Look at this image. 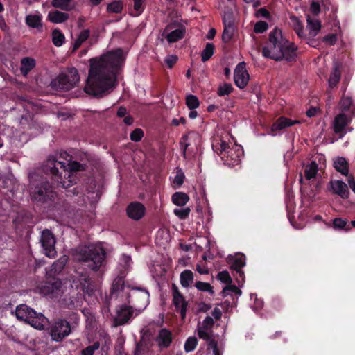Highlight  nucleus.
<instances>
[{
	"label": "nucleus",
	"mask_w": 355,
	"mask_h": 355,
	"mask_svg": "<svg viewBox=\"0 0 355 355\" xmlns=\"http://www.w3.org/2000/svg\"><path fill=\"white\" fill-rule=\"evenodd\" d=\"M124 60L121 49L91 58L85 92L98 98L109 93L117 84V74Z\"/></svg>",
	"instance_id": "f257e3e1"
},
{
	"label": "nucleus",
	"mask_w": 355,
	"mask_h": 355,
	"mask_svg": "<svg viewBox=\"0 0 355 355\" xmlns=\"http://www.w3.org/2000/svg\"><path fill=\"white\" fill-rule=\"evenodd\" d=\"M125 297L124 300L128 304L135 310V316L140 314L149 304L150 293L148 291L141 287H132L125 285L123 277H116L112 283L110 298Z\"/></svg>",
	"instance_id": "f03ea898"
},
{
	"label": "nucleus",
	"mask_w": 355,
	"mask_h": 355,
	"mask_svg": "<svg viewBox=\"0 0 355 355\" xmlns=\"http://www.w3.org/2000/svg\"><path fill=\"white\" fill-rule=\"evenodd\" d=\"M297 49L295 44L284 37L282 31L276 27L269 33L268 41L262 49V55L277 62L283 60L292 62L295 60Z\"/></svg>",
	"instance_id": "7ed1b4c3"
},
{
	"label": "nucleus",
	"mask_w": 355,
	"mask_h": 355,
	"mask_svg": "<svg viewBox=\"0 0 355 355\" xmlns=\"http://www.w3.org/2000/svg\"><path fill=\"white\" fill-rule=\"evenodd\" d=\"M73 256L86 271H101L107 263V253L101 243L79 246Z\"/></svg>",
	"instance_id": "20e7f679"
},
{
	"label": "nucleus",
	"mask_w": 355,
	"mask_h": 355,
	"mask_svg": "<svg viewBox=\"0 0 355 355\" xmlns=\"http://www.w3.org/2000/svg\"><path fill=\"white\" fill-rule=\"evenodd\" d=\"M86 165L76 161L67 163L66 162L58 161L54 156H49L42 165V171L46 175H51L52 178L58 182V184L62 187L67 188L71 182L69 180L67 183L66 179L71 177V173L77 171H84Z\"/></svg>",
	"instance_id": "39448f33"
},
{
	"label": "nucleus",
	"mask_w": 355,
	"mask_h": 355,
	"mask_svg": "<svg viewBox=\"0 0 355 355\" xmlns=\"http://www.w3.org/2000/svg\"><path fill=\"white\" fill-rule=\"evenodd\" d=\"M29 192L32 200L37 205H50L56 193L51 184L43 177H30Z\"/></svg>",
	"instance_id": "423d86ee"
},
{
	"label": "nucleus",
	"mask_w": 355,
	"mask_h": 355,
	"mask_svg": "<svg viewBox=\"0 0 355 355\" xmlns=\"http://www.w3.org/2000/svg\"><path fill=\"white\" fill-rule=\"evenodd\" d=\"M15 315L19 320L24 321L35 329H44L47 318L41 313H37L26 304L18 305L15 309Z\"/></svg>",
	"instance_id": "0eeeda50"
},
{
	"label": "nucleus",
	"mask_w": 355,
	"mask_h": 355,
	"mask_svg": "<svg viewBox=\"0 0 355 355\" xmlns=\"http://www.w3.org/2000/svg\"><path fill=\"white\" fill-rule=\"evenodd\" d=\"M79 82V75L75 68H71L68 73H62L52 80L51 85L56 90L69 91L73 88Z\"/></svg>",
	"instance_id": "6e6552de"
},
{
	"label": "nucleus",
	"mask_w": 355,
	"mask_h": 355,
	"mask_svg": "<svg viewBox=\"0 0 355 355\" xmlns=\"http://www.w3.org/2000/svg\"><path fill=\"white\" fill-rule=\"evenodd\" d=\"M220 148V157L225 165L234 166L240 164L241 157L243 155V149L241 145L234 144L230 146L229 144H223Z\"/></svg>",
	"instance_id": "1a4fd4ad"
},
{
	"label": "nucleus",
	"mask_w": 355,
	"mask_h": 355,
	"mask_svg": "<svg viewBox=\"0 0 355 355\" xmlns=\"http://www.w3.org/2000/svg\"><path fill=\"white\" fill-rule=\"evenodd\" d=\"M71 332V324L65 319H57L49 327V334L53 341L60 343Z\"/></svg>",
	"instance_id": "9d476101"
},
{
	"label": "nucleus",
	"mask_w": 355,
	"mask_h": 355,
	"mask_svg": "<svg viewBox=\"0 0 355 355\" xmlns=\"http://www.w3.org/2000/svg\"><path fill=\"white\" fill-rule=\"evenodd\" d=\"M135 317V310L124 300V304L119 305L116 309V315L113 318L114 327L129 324Z\"/></svg>",
	"instance_id": "9b49d317"
},
{
	"label": "nucleus",
	"mask_w": 355,
	"mask_h": 355,
	"mask_svg": "<svg viewBox=\"0 0 355 355\" xmlns=\"http://www.w3.org/2000/svg\"><path fill=\"white\" fill-rule=\"evenodd\" d=\"M61 281L55 277H48L46 280L41 282L37 286L40 293L45 296L53 297L58 294L61 287Z\"/></svg>",
	"instance_id": "f8f14e48"
},
{
	"label": "nucleus",
	"mask_w": 355,
	"mask_h": 355,
	"mask_svg": "<svg viewBox=\"0 0 355 355\" xmlns=\"http://www.w3.org/2000/svg\"><path fill=\"white\" fill-rule=\"evenodd\" d=\"M40 242L45 255L49 258H54L57 254L55 248L56 241L50 230L45 229L42 232Z\"/></svg>",
	"instance_id": "ddd939ff"
},
{
	"label": "nucleus",
	"mask_w": 355,
	"mask_h": 355,
	"mask_svg": "<svg viewBox=\"0 0 355 355\" xmlns=\"http://www.w3.org/2000/svg\"><path fill=\"white\" fill-rule=\"evenodd\" d=\"M173 304L175 311L179 312L182 320H184L187 311L188 302L180 293L175 284L172 286Z\"/></svg>",
	"instance_id": "4468645a"
},
{
	"label": "nucleus",
	"mask_w": 355,
	"mask_h": 355,
	"mask_svg": "<svg viewBox=\"0 0 355 355\" xmlns=\"http://www.w3.org/2000/svg\"><path fill=\"white\" fill-rule=\"evenodd\" d=\"M234 80L235 85L240 89H243L249 80V74L245 69L244 62H239L234 70Z\"/></svg>",
	"instance_id": "2eb2a0df"
},
{
	"label": "nucleus",
	"mask_w": 355,
	"mask_h": 355,
	"mask_svg": "<svg viewBox=\"0 0 355 355\" xmlns=\"http://www.w3.org/2000/svg\"><path fill=\"white\" fill-rule=\"evenodd\" d=\"M349 123L350 119H348L345 114L340 113L337 114L333 121L334 132L339 135L340 138L343 137L347 133L345 128Z\"/></svg>",
	"instance_id": "dca6fc26"
},
{
	"label": "nucleus",
	"mask_w": 355,
	"mask_h": 355,
	"mask_svg": "<svg viewBox=\"0 0 355 355\" xmlns=\"http://www.w3.org/2000/svg\"><path fill=\"white\" fill-rule=\"evenodd\" d=\"M127 216L135 220H139L144 217L146 213L145 206L139 202H132L126 208Z\"/></svg>",
	"instance_id": "f3484780"
},
{
	"label": "nucleus",
	"mask_w": 355,
	"mask_h": 355,
	"mask_svg": "<svg viewBox=\"0 0 355 355\" xmlns=\"http://www.w3.org/2000/svg\"><path fill=\"white\" fill-rule=\"evenodd\" d=\"M155 341L160 348L169 347L173 341L172 332L166 328H162L156 336Z\"/></svg>",
	"instance_id": "a211bd4d"
},
{
	"label": "nucleus",
	"mask_w": 355,
	"mask_h": 355,
	"mask_svg": "<svg viewBox=\"0 0 355 355\" xmlns=\"http://www.w3.org/2000/svg\"><path fill=\"white\" fill-rule=\"evenodd\" d=\"M331 190L334 193L337 194L343 199L349 198V191L347 185L342 180H332L330 182Z\"/></svg>",
	"instance_id": "6ab92c4d"
},
{
	"label": "nucleus",
	"mask_w": 355,
	"mask_h": 355,
	"mask_svg": "<svg viewBox=\"0 0 355 355\" xmlns=\"http://www.w3.org/2000/svg\"><path fill=\"white\" fill-rule=\"evenodd\" d=\"M333 167L343 175L349 177V164L343 157H336L333 159Z\"/></svg>",
	"instance_id": "aec40b11"
},
{
	"label": "nucleus",
	"mask_w": 355,
	"mask_h": 355,
	"mask_svg": "<svg viewBox=\"0 0 355 355\" xmlns=\"http://www.w3.org/2000/svg\"><path fill=\"white\" fill-rule=\"evenodd\" d=\"M228 263L232 270H242L245 266V256L243 254H237L235 256L230 255L228 257Z\"/></svg>",
	"instance_id": "412c9836"
},
{
	"label": "nucleus",
	"mask_w": 355,
	"mask_h": 355,
	"mask_svg": "<svg viewBox=\"0 0 355 355\" xmlns=\"http://www.w3.org/2000/svg\"><path fill=\"white\" fill-rule=\"evenodd\" d=\"M298 123H300V121L297 120H291L286 117L281 116L278 118L275 122L273 123L271 127V130L272 132L282 130L287 127H290Z\"/></svg>",
	"instance_id": "4be33fe9"
},
{
	"label": "nucleus",
	"mask_w": 355,
	"mask_h": 355,
	"mask_svg": "<svg viewBox=\"0 0 355 355\" xmlns=\"http://www.w3.org/2000/svg\"><path fill=\"white\" fill-rule=\"evenodd\" d=\"M330 226H331L335 230L338 231L343 230L347 232L351 230V222L348 223L346 218L341 217H336L334 218Z\"/></svg>",
	"instance_id": "5701e85b"
},
{
	"label": "nucleus",
	"mask_w": 355,
	"mask_h": 355,
	"mask_svg": "<svg viewBox=\"0 0 355 355\" xmlns=\"http://www.w3.org/2000/svg\"><path fill=\"white\" fill-rule=\"evenodd\" d=\"M68 261V257L65 255L61 257L59 259L54 262L48 272L50 276L60 274L64 268Z\"/></svg>",
	"instance_id": "b1692460"
},
{
	"label": "nucleus",
	"mask_w": 355,
	"mask_h": 355,
	"mask_svg": "<svg viewBox=\"0 0 355 355\" xmlns=\"http://www.w3.org/2000/svg\"><path fill=\"white\" fill-rule=\"evenodd\" d=\"M185 33V27L182 25H180L178 28L173 30L167 34L166 39L168 43H174L182 39L184 37Z\"/></svg>",
	"instance_id": "393cba45"
},
{
	"label": "nucleus",
	"mask_w": 355,
	"mask_h": 355,
	"mask_svg": "<svg viewBox=\"0 0 355 355\" xmlns=\"http://www.w3.org/2000/svg\"><path fill=\"white\" fill-rule=\"evenodd\" d=\"M307 27L309 29V37H314L321 29V23L318 19H312L309 15H307Z\"/></svg>",
	"instance_id": "a878e982"
},
{
	"label": "nucleus",
	"mask_w": 355,
	"mask_h": 355,
	"mask_svg": "<svg viewBox=\"0 0 355 355\" xmlns=\"http://www.w3.org/2000/svg\"><path fill=\"white\" fill-rule=\"evenodd\" d=\"M35 67V60L33 58L26 57L21 59L20 71L24 76L28 73Z\"/></svg>",
	"instance_id": "bb28decb"
},
{
	"label": "nucleus",
	"mask_w": 355,
	"mask_h": 355,
	"mask_svg": "<svg viewBox=\"0 0 355 355\" xmlns=\"http://www.w3.org/2000/svg\"><path fill=\"white\" fill-rule=\"evenodd\" d=\"M69 18L67 13L58 10H51L48 14V19L51 22L58 24L64 22Z\"/></svg>",
	"instance_id": "cd10ccee"
},
{
	"label": "nucleus",
	"mask_w": 355,
	"mask_h": 355,
	"mask_svg": "<svg viewBox=\"0 0 355 355\" xmlns=\"http://www.w3.org/2000/svg\"><path fill=\"white\" fill-rule=\"evenodd\" d=\"M289 19L290 24L297 36L300 38H302L304 36V26L302 22L295 15L290 16Z\"/></svg>",
	"instance_id": "c85d7f7f"
},
{
	"label": "nucleus",
	"mask_w": 355,
	"mask_h": 355,
	"mask_svg": "<svg viewBox=\"0 0 355 355\" xmlns=\"http://www.w3.org/2000/svg\"><path fill=\"white\" fill-rule=\"evenodd\" d=\"M171 200L174 205L182 207L188 202L189 197L185 193L175 192L172 195Z\"/></svg>",
	"instance_id": "c756f323"
},
{
	"label": "nucleus",
	"mask_w": 355,
	"mask_h": 355,
	"mask_svg": "<svg viewBox=\"0 0 355 355\" xmlns=\"http://www.w3.org/2000/svg\"><path fill=\"white\" fill-rule=\"evenodd\" d=\"M180 284L182 287L188 288L193 282V273L190 270H184L180 276Z\"/></svg>",
	"instance_id": "7c9ffc66"
},
{
	"label": "nucleus",
	"mask_w": 355,
	"mask_h": 355,
	"mask_svg": "<svg viewBox=\"0 0 355 355\" xmlns=\"http://www.w3.org/2000/svg\"><path fill=\"white\" fill-rule=\"evenodd\" d=\"M318 171V164L313 161L304 167V173L306 180H310L315 177Z\"/></svg>",
	"instance_id": "2f4dec72"
},
{
	"label": "nucleus",
	"mask_w": 355,
	"mask_h": 355,
	"mask_svg": "<svg viewBox=\"0 0 355 355\" xmlns=\"http://www.w3.org/2000/svg\"><path fill=\"white\" fill-rule=\"evenodd\" d=\"M341 77V72L339 69V67L336 65L334 67L329 78V86L331 88H334L337 86Z\"/></svg>",
	"instance_id": "473e14b6"
},
{
	"label": "nucleus",
	"mask_w": 355,
	"mask_h": 355,
	"mask_svg": "<svg viewBox=\"0 0 355 355\" xmlns=\"http://www.w3.org/2000/svg\"><path fill=\"white\" fill-rule=\"evenodd\" d=\"M26 24L31 28H42V17L39 15H28L26 17Z\"/></svg>",
	"instance_id": "72a5a7b5"
},
{
	"label": "nucleus",
	"mask_w": 355,
	"mask_h": 355,
	"mask_svg": "<svg viewBox=\"0 0 355 355\" xmlns=\"http://www.w3.org/2000/svg\"><path fill=\"white\" fill-rule=\"evenodd\" d=\"M81 297L71 296L64 299V306L69 309H75L81 306Z\"/></svg>",
	"instance_id": "f704fd0d"
},
{
	"label": "nucleus",
	"mask_w": 355,
	"mask_h": 355,
	"mask_svg": "<svg viewBox=\"0 0 355 355\" xmlns=\"http://www.w3.org/2000/svg\"><path fill=\"white\" fill-rule=\"evenodd\" d=\"M51 5L54 8H58L65 11H70L73 8L71 0H53Z\"/></svg>",
	"instance_id": "c9c22d12"
},
{
	"label": "nucleus",
	"mask_w": 355,
	"mask_h": 355,
	"mask_svg": "<svg viewBox=\"0 0 355 355\" xmlns=\"http://www.w3.org/2000/svg\"><path fill=\"white\" fill-rule=\"evenodd\" d=\"M123 10V2L121 0L113 1L107 6V11L110 13H121Z\"/></svg>",
	"instance_id": "e433bc0d"
},
{
	"label": "nucleus",
	"mask_w": 355,
	"mask_h": 355,
	"mask_svg": "<svg viewBox=\"0 0 355 355\" xmlns=\"http://www.w3.org/2000/svg\"><path fill=\"white\" fill-rule=\"evenodd\" d=\"M65 41L64 34L58 29H55L52 32V42L55 46H61Z\"/></svg>",
	"instance_id": "4c0bfd02"
},
{
	"label": "nucleus",
	"mask_w": 355,
	"mask_h": 355,
	"mask_svg": "<svg viewBox=\"0 0 355 355\" xmlns=\"http://www.w3.org/2000/svg\"><path fill=\"white\" fill-rule=\"evenodd\" d=\"M214 45L212 43H207L205 48L201 52V60L203 62L208 61L214 54Z\"/></svg>",
	"instance_id": "58836bf2"
},
{
	"label": "nucleus",
	"mask_w": 355,
	"mask_h": 355,
	"mask_svg": "<svg viewBox=\"0 0 355 355\" xmlns=\"http://www.w3.org/2000/svg\"><path fill=\"white\" fill-rule=\"evenodd\" d=\"M190 137L189 135H184L182 136L180 141V147L182 150V156L184 159H187V152H190L189 146L191 143L189 142Z\"/></svg>",
	"instance_id": "ea45409f"
},
{
	"label": "nucleus",
	"mask_w": 355,
	"mask_h": 355,
	"mask_svg": "<svg viewBox=\"0 0 355 355\" xmlns=\"http://www.w3.org/2000/svg\"><path fill=\"white\" fill-rule=\"evenodd\" d=\"M194 286L200 291L208 292L211 295H214V291L209 283L197 281Z\"/></svg>",
	"instance_id": "a19ab883"
},
{
	"label": "nucleus",
	"mask_w": 355,
	"mask_h": 355,
	"mask_svg": "<svg viewBox=\"0 0 355 355\" xmlns=\"http://www.w3.org/2000/svg\"><path fill=\"white\" fill-rule=\"evenodd\" d=\"M234 33V26H224L222 34V40L225 43H228L232 39Z\"/></svg>",
	"instance_id": "79ce46f5"
},
{
	"label": "nucleus",
	"mask_w": 355,
	"mask_h": 355,
	"mask_svg": "<svg viewBox=\"0 0 355 355\" xmlns=\"http://www.w3.org/2000/svg\"><path fill=\"white\" fill-rule=\"evenodd\" d=\"M186 105L190 110H195L200 105V102L196 96L189 94L186 98Z\"/></svg>",
	"instance_id": "37998d69"
},
{
	"label": "nucleus",
	"mask_w": 355,
	"mask_h": 355,
	"mask_svg": "<svg viewBox=\"0 0 355 355\" xmlns=\"http://www.w3.org/2000/svg\"><path fill=\"white\" fill-rule=\"evenodd\" d=\"M233 89L234 88L230 83H224L223 85L218 87L217 94L219 96L229 95L233 92Z\"/></svg>",
	"instance_id": "c03bdc74"
},
{
	"label": "nucleus",
	"mask_w": 355,
	"mask_h": 355,
	"mask_svg": "<svg viewBox=\"0 0 355 355\" xmlns=\"http://www.w3.org/2000/svg\"><path fill=\"white\" fill-rule=\"evenodd\" d=\"M198 345V340L196 337H189L184 343V350L186 352L193 351Z\"/></svg>",
	"instance_id": "a18cd8bd"
},
{
	"label": "nucleus",
	"mask_w": 355,
	"mask_h": 355,
	"mask_svg": "<svg viewBox=\"0 0 355 355\" xmlns=\"http://www.w3.org/2000/svg\"><path fill=\"white\" fill-rule=\"evenodd\" d=\"M231 291L232 293H234L236 295H241L242 293V291L240 288H239L235 285H232L231 284L229 285H227L221 291L220 295L223 297H226L228 295V292Z\"/></svg>",
	"instance_id": "49530a36"
},
{
	"label": "nucleus",
	"mask_w": 355,
	"mask_h": 355,
	"mask_svg": "<svg viewBox=\"0 0 355 355\" xmlns=\"http://www.w3.org/2000/svg\"><path fill=\"white\" fill-rule=\"evenodd\" d=\"M174 214L178 216L181 220L187 219L189 214L191 212V209L189 207L180 208V209H175Z\"/></svg>",
	"instance_id": "de8ad7c7"
},
{
	"label": "nucleus",
	"mask_w": 355,
	"mask_h": 355,
	"mask_svg": "<svg viewBox=\"0 0 355 355\" xmlns=\"http://www.w3.org/2000/svg\"><path fill=\"white\" fill-rule=\"evenodd\" d=\"M100 347V343L98 341H96L92 345H89L85 349H82L81 355H94V352L98 349Z\"/></svg>",
	"instance_id": "09e8293b"
},
{
	"label": "nucleus",
	"mask_w": 355,
	"mask_h": 355,
	"mask_svg": "<svg viewBox=\"0 0 355 355\" xmlns=\"http://www.w3.org/2000/svg\"><path fill=\"white\" fill-rule=\"evenodd\" d=\"M268 28V24L264 21H257L254 26V32L256 33H263Z\"/></svg>",
	"instance_id": "8fccbe9b"
},
{
	"label": "nucleus",
	"mask_w": 355,
	"mask_h": 355,
	"mask_svg": "<svg viewBox=\"0 0 355 355\" xmlns=\"http://www.w3.org/2000/svg\"><path fill=\"white\" fill-rule=\"evenodd\" d=\"M144 131L141 128H135L130 135V138L132 141H140L144 137Z\"/></svg>",
	"instance_id": "3c124183"
},
{
	"label": "nucleus",
	"mask_w": 355,
	"mask_h": 355,
	"mask_svg": "<svg viewBox=\"0 0 355 355\" xmlns=\"http://www.w3.org/2000/svg\"><path fill=\"white\" fill-rule=\"evenodd\" d=\"M217 279L227 285L230 284L232 282V278L227 270L219 272L217 275Z\"/></svg>",
	"instance_id": "603ef678"
},
{
	"label": "nucleus",
	"mask_w": 355,
	"mask_h": 355,
	"mask_svg": "<svg viewBox=\"0 0 355 355\" xmlns=\"http://www.w3.org/2000/svg\"><path fill=\"white\" fill-rule=\"evenodd\" d=\"M184 173L181 170L178 171L173 180L174 184L181 187L184 183Z\"/></svg>",
	"instance_id": "864d4df0"
},
{
	"label": "nucleus",
	"mask_w": 355,
	"mask_h": 355,
	"mask_svg": "<svg viewBox=\"0 0 355 355\" xmlns=\"http://www.w3.org/2000/svg\"><path fill=\"white\" fill-rule=\"evenodd\" d=\"M223 26H234L233 15L232 12L225 13L223 17Z\"/></svg>",
	"instance_id": "5fc2aeb1"
},
{
	"label": "nucleus",
	"mask_w": 355,
	"mask_h": 355,
	"mask_svg": "<svg viewBox=\"0 0 355 355\" xmlns=\"http://www.w3.org/2000/svg\"><path fill=\"white\" fill-rule=\"evenodd\" d=\"M338 40V37L336 34L330 33L327 35H325L322 41L329 45L333 46L336 44V41Z\"/></svg>",
	"instance_id": "6e6d98bb"
},
{
	"label": "nucleus",
	"mask_w": 355,
	"mask_h": 355,
	"mask_svg": "<svg viewBox=\"0 0 355 355\" xmlns=\"http://www.w3.org/2000/svg\"><path fill=\"white\" fill-rule=\"evenodd\" d=\"M255 16L257 18L263 17L266 19H270L271 17L270 12L266 8H261L257 10Z\"/></svg>",
	"instance_id": "4d7b16f0"
},
{
	"label": "nucleus",
	"mask_w": 355,
	"mask_h": 355,
	"mask_svg": "<svg viewBox=\"0 0 355 355\" xmlns=\"http://www.w3.org/2000/svg\"><path fill=\"white\" fill-rule=\"evenodd\" d=\"M134 1V10L137 12L136 15H140L144 10V6H143L144 0H133Z\"/></svg>",
	"instance_id": "13d9d810"
},
{
	"label": "nucleus",
	"mask_w": 355,
	"mask_h": 355,
	"mask_svg": "<svg viewBox=\"0 0 355 355\" xmlns=\"http://www.w3.org/2000/svg\"><path fill=\"white\" fill-rule=\"evenodd\" d=\"M198 335L200 338L205 340V341H208L212 337V334L207 332L206 329H199L198 331Z\"/></svg>",
	"instance_id": "bf43d9fd"
},
{
	"label": "nucleus",
	"mask_w": 355,
	"mask_h": 355,
	"mask_svg": "<svg viewBox=\"0 0 355 355\" xmlns=\"http://www.w3.org/2000/svg\"><path fill=\"white\" fill-rule=\"evenodd\" d=\"M214 324L213 318L210 316H207L202 322V327L205 329H211Z\"/></svg>",
	"instance_id": "052dcab7"
},
{
	"label": "nucleus",
	"mask_w": 355,
	"mask_h": 355,
	"mask_svg": "<svg viewBox=\"0 0 355 355\" xmlns=\"http://www.w3.org/2000/svg\"><path fill=\"white\" fill-rule=\"evenodd\" d=\"M177 61L178 57L176 55H170L165 59V62L169 69L173 68Z\"/></svg>",
	"instance_id": "680f3d73"
},
{
	"label": "nucleus",
	"mask_w": 355,
	"mask_h": 355,
	"mask_svg": "<svg viewBox=\"0 0 355 355\" xmlns=\"http://www.w3.org/2000/svg\"><path fill=\"white\" fill-rule=\"evenodd\" d=\"M90 31L89 29H85L80 32L78 37V40L80 41V42L83 43L86 41L89 37Z\"/></svg>",
	"instance_id": "e2e57ef3"
},
{
	"label": "nucleus",
	"mask_w": 355,
	"mask_h": 355,
	"mask_svg": "<svg viewBox=\"0 0 355 355\" xmlns=\"http://www.w3.org/2000/svg\"><path fill=\"white\" fill-rule=\"evenodd\" d=\"M341 107L343 111H347L352 105V100L349 98H343L341 101Z\"/></svg>",
	"instance_id": "0e129e2a"
},
{
	"label": "nucleus",
	"mask_w": 355,
	"mask_h": 355,
	"mask_svg": "<svg viewBox=\"0 0 355 355\" xmlns=\"http://www.w3.org/2000/svg\"><path fill=\"white\" fill-rule=\"evenodd\" d=\"M236 272V280L239 285L243 284L245 281V274L242 270L234 271Z\"/></svg>",
	"instance_id": "69168bd1"
},
{
	"label": "nucleus",
	"mask_w": 355,
	"mask_h": 355,
	"mask_svg": "<svg viewBox=\"0 0 355 355\" xmlns=\"http://www.w3.org/2000/svg\"><path fill=\"white\" fill-rule=\"evenodd\" d=\"M310 10L313 15H318L320 11V6L318 2H312L310 6Z\"/></svg>",
	"instance_id": "338daca9"
},
{
	"label": "nucleus",
	"mask_w": 355,
	"mask_h": 355,
	"mask_svg": "<svg viewBox=\"0 0 355 355\" xmlns=\"http://www.w3.org/2000/svg\"><path fill=\"white\" fill-rule=\"evenodd\" d=\"M306 44H308L310 46L313 48H318L320 44V42L318 40L314 39L313 37L311 38L309 36V38L307 39Z\"/></svg>",
	"instance_id": "774afa93"
}]
</instances>
